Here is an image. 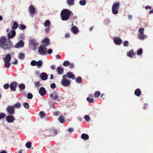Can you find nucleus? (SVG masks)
I'll return each mask as SVG.
<instances>
[{
    "mask_svg": "<svg viewBox=\"0 0 153 153\" xmlns=\"http://www.w3.org/2000/svg\"><path fill=\"white\" fill-rule=\"evenodd\" d=\"M0 46L4 50L9 49L12 47L10 42L8 43L7 42L6 37L4 36L0 38Z\"/></svg>",
    "mask_w": 153,
    "mask_h": 153,
    "instance_id": "obj_1",
    "label": "nucleus"
},
{
    "mask_svg": "<svg viewBox=\"0 0 153 153\" xmlns=\"http://www.w3.org/2000/svg\"><path fill=\"white\" fill-rule=\"evenodd\" d=\"M42 43L44 45H41L38 48L39 52L41 54H44L46 53L47 49L46 47L48 45V38H46L42 41Z\"/></svg>",
    "mask_w": 153,
    "mask_h": 153,
    "instance_id": "obj_2",
    "label": "nucleus"
},
{
    "mask_svg": "<svg viewBox=\"0 0 153 153\" xmlns=\"http://www.w3.org/2000/svg\"><path fill=\"white\" fill-rule=\"evenodd\" d=\"M71 13L73 14L72 12L68 9H63L61 12L60 17L63 21H66L69 19Z\"/></svg>",
    "mask_w": 153,
    "mask_h": 153,
    "instance_id": "obj_3",
    "label": "nucleus"
},
{
    "mask_svg": "<svg viewBox=\"0 0 153 153\" xmlns=\"http://www.w3.org/2000/svg\"><path fill=\"white\" fill-rule=\"evenodd\" d=\"M120 6V2H116L113 4L112 8V11L113 14H116L118 13Z\"/></svg>",
    "mask_w": 153,
    "mask_h": 153,
    "instance_id": "obj_4",
    "label": "nucleus"
},
{
    "mask_svg": "<svg viewBox=\"0 0 153 153\" xmlns=\"http://www.w3.org/2000/svg\"><path fill=\"white\" fill-rule=\"evenodd\" d=\"M7 111L9 114L13 115L15 113V109L13 105H10L7 107Z\"/></svg>",
    "mask_w": 153,
    "mask_h": 153,
    "instance_id": "obj_5",
    "label": "nucleus"
},
{
    "mask_svg": "<svg viewBox=\"0 0 153 153\" xmlns=\"http://www.w3.org/2000/svg\"><path fill=\"white\" fill-rule=\"evenodd\" d=\"M6 121L9 123L13 122L15 120L14 117L12 115H7L6 117Z\"/></svg>",
    "mask_w": 153,
    "mask_h": 153,
    "instance_id": "obj_6",
    "label": "nucleus"
},
{
    "mask_svg": "<svg viewBox=\"0 0 153 153\" xmlns=\"http://www.w3.org/2000/svg\"><path fill=\"white\" fill-rule=\"evenodd\" d=\"M16 32L14 30H12L8 34V39H11L13 38L15 36Z\"/></svg>",
    "mask_w": 153,
    "mask_h": 153,
    "instance_id": "obj_7",
    "label": "nucleus"
},
{
    "mask_svg": "<svg viewBox=\"0 0 153 153\" xmlns=\"http://www.w3.org/2000/svg\"><path fill=\"white\" fill-rule=\"evenodd\" d=\"M17 85V83L15 82H12L10 85V88L11 90L13 91H16Z\"/></svg>",
    "mask_w": 153,
    "mask_h": 153,
    "instance_id": "obj_8",
    "label": "nucleus"
},
{
    "mask_svg": "<svg viewBox=\"0 0 153 153\" xmlns=\"http://www.w3.org/2000/svg\"><path fill=\"white\" fill-rule=\"evenodd\" d=\"M61 84L65 86H69L70 83L67 79H62L61 81Z\"/></svg>",
    "mask_w": 153,
    "mask_h": 153,
    "instance_id": "obj_9",
    "label": "nucleus"
},
{
    "mask_svg": "<svg viewBox=\"0 0 153 153\" xmlns=\"http://www.w3.org/2000/svg\"><path fill=\"white\" fill-rule=\"evenodd\" d=\"M24 46V42L22 40H21L16 44L15 47L16 48H20L23 47Z\"/></svg>",
    "mask_w": 153,
    "mask_h": 153,
    "instance_id": "obj_10",
    "label": "nucleus"
},
{
    "mask_svg": "<svg viewBox=\"0 0 153 153\" xmlns=\"http://www.w3.org/2000/svg\"><path fill=\"white\" fill-rule=\"evenodd\" d=\"M114 42L117 45H120L121 44L122 40L119 37H116L114 39Z\"/></svg>",
    "mask_w": 153,
    "mask_h": 153,
    "instance_id": "obj_11",
    "label": "nucleus"
},
{
    "mask_svg": "<svg viewBox=\"0 0 153 153\" xmlns=\"http://www.w3.org/2000/svg\"><path fill=\"white\" fill-rule=\"evenodd\" d=\"M39 92L41 96H44L46 94V91L44 88L42 87L39 89Z\"/></svg>",
    "mask_w": 153,
    "mask_h": 153,
    "instance_id": "obj_12",
    "label": "nucleus"
},
{
    "mask_svg": "<svg viewBox=\"0 0 153 153\" xmlns=\"http://www.w3.org/2000/svg\"><path fill=\"white\" fill-rule=\"evenodd\" d=\"M50 97L51 99L53 100H55L58 98V93L55 91L52 94H51L50 95Z\"/></svg>",
    "mask_w": 153,
    "mask_h": 153,
    "instance_id": "obj_13",
    "label": "nucleus"
},
{
    "mask_svg": "<svg viewBox=\"0 0 153 153\" xmlns=\"http://www.w3.org/2000/svg\"><path fill=\"white\" fill-rule=\"evenodd\" d=\"M29 11L30 13L32 14H34L36 11V10L34 7L32 5H30L29 7Z\"/></svg>",
    "mask_w": 153,
    "mask_h": 153,
    "instance_id": "obj_14",
    "label": "nucleus"
},
{
    "mask_svg": "<svg viewBox=\"0 0 153 153\" xmlns=\"http://www.w3.org/2000/svg\"><path fill=\"white\" fill-rule=\"evenodd\" d=\"M67 74H68V77L69 78H71L72 79H75V75L73 74L72 72H68Z\"/></svg>",
    "mask_w": 153,
    "mask_h": 153,
    "instance_id": "obj_15",
    "label": "nucleus"
},
{
    "mask_svg": "<svg viewBox=\"0 0 153 153\" xmlns=\"http://www.w3.org/2000/svg\"><path fill=\"white\" fill-rule=\"evenodd\" d=\"M57 71L58 73L59 74H63L64 72V68L62 67L58 66L57 68Z\"/></svg>",
    "mask_w": 153,
    "mask_h": 153,
    "instance_id": "obj_16",
    "label": "nucleus"
},
{
    "mask_svg": "<svg viewBox=\"0 0 153 153\" xmlns=\"http://www.w3.org/2000/svg\"><path fill=\"white\" fill-rule=\"evenodd\" d=\"M71 30L73 33L75 34H76L78 32V29L76 26H73L71 29Z\"/></svg>",
    "mask_w": 153,
    "mask_h": 153,
    "instance_id": "obj_17",
    "label": "nucleus"
},
{
    "mask_svg": "<svg viewBox=\"0 0 153 153\" xmlns=\"http://www.w3.org/2000/svg\"><path fill=\"white\" fill-rule=\"evenodd\" d=\"M11 59V55L10 54H7L4 58V61L10 62Z\"/></svg>",
    "mask_w": 153,
    "mask_h": 153,
    "instance_id": "obj_18",
    "label": "nucleus"
},
{
    "mask_svg": "<svg viewBox=\"0 0 153 153\" xmlns=\"http://www.w3.org/2000/svg\"><path fill=\"white\" fill-rule=\"evenodd\" d=\"M141 94V92L140 88H137L134 91V94L136 96H140Z\"/></svg>",
    "mask_w": 153,
    "mask_h": 153,
    "instance_id": "obj_19",
    "label": "nucleus"
},
{
    "mask_svg": "<svg viewBox=\"0 0 153 153\" xmlns=\"http://www.w3.org/2000/svg\"><path fill=\"white\" fill-rule=\"evenodd\" d=\"M135 53H134L133 50H131L127 53V55L128 56L131 57L132 56L135 55Z\"/></svg>",
    "mask_w": 153,
    "mask_h": 153,
    "instance_id": "obj_20",
    "label": "nucleus"
},
{
    "mask_svg": "<svg viewBox=\"0 0 153 153\" xmlns=\"http://www.w3.org/2000/svg\"><path fill=\"white\" fill-rule=\"evenodd\" d=\"M40 76L42 80H45L47 79L48 76L46 74L43 73L40 75Z\"/></svg>",
    "mask_w": 153,
    "mask_h": 153,
    "instance_id": "obj_21",
    "label": "nucleus"
},
{
    "mask_svg": "<svg viewBox=\"0 0 153 153\" xmlns=\"http://www.w3.org/2000/svg\"><path fill=\"white\" fill-rule=\"evenodd\" d=\"M147 36L144 34V33L142 34H138V38L140 40H144L146 38Z\"/></svg>",
    "mask_w": 153,
    "mask_h": 153,
    "instance_id": "obj_22",
    "label": "nucleus"
},
{
    "mask_svg": "<svg viewBox=\"0 0 153 153\" xmlns=\"http://www.w3.org/2000/svg\"><path fill=\"white\" fill-rule=\"evenodd\" d=\"M81 137L83 139L87 140L88 139L89 136L87 134H82L81 135Z\"/></svg>",
    "mask_w": 153,
    "mask_h": 153,
    "instance_id": "obj_23",
    "label": "nucleus"
},
{
    "mask_svg": "<svg viewBox=\"0 0 153 153\" xmlns=\"http://www.w3.org/2000/svg\"><path fill=\"white\" fill-rule=\"evenodd\" d=\"M13 106L14 108H17L19 109L21 107V105L20 102H17Z\"/></svg>",
    "mask_w": 153,
    "mask_h": 153,
    "instance_id": "obj_24",
    "label": "nucleus"
},
{
    "mask_svg": "<svg viewBox=\"0 0 153 153\" xmlns=\"http://www.w3.org/2000/svg\"><path fill=\"white\" fill-rule=\"evenodd\" d=\"M39 115L40 118H44L46 116L45 114L43 111H41L39 112Z\"/></svg>",
    "mask_w": 153,
    "mask_h": 153,
    "instance_id": "obj_25",
    "label": "nucleus"
},
{
    "mask_svg": "<svg viewBox=\"0 0 153 153\" xmlns=\"http://www.w3.org/2000/svg\"><path fill=\"white\" fill-rule=\"evenodd\" d=\"M58 120L61 123H63L65 121V118L63 116L60 115L58 118Z\"/></svg>",
    "mask_w": 153,
    "mask_h": 153,
    "instance_id": "obj_26",
    "label": "nucleus"
},
{
    "mask_svg": "<svg viewBox=\"0 0 153 153\" xmlns=\"http://www.w3.org/2000/svg\"><path fill=\"white\" fill-rule=\"evenodd\" d=\"M18 58L20 59H24L25 58V54L22 53H20L19 55Z\"/></svg>",
    "mask_w": 153,
    "mask_h": 153,
    "instance_id": "obj_27",
    "label": "nucleus"
},
{
    "mask_svg": "<svg viewBox=\"0 0 153 153\" xmlns=\"http://www.w3.org/2000/svg\"><path fill=\"white\" fill-rule=\"evenodd\" d=\"M37 66L39 68H40L42 65V60H39L37 62Z\"/></svg>",
    "mask_w": 153,
    "mask_h": 153,
    "instance_id": "obj_28",
    "label": "nucleus"
},
{
    "mask_svg": "<svg viewBox=\"0 0 153 153\" xmlns=\"http://www.w3.org/2000/svg\"><path fill=\"white\" fill-rule=\"evenodd\" d=\"M4 61V65L5 67L7 68H9L11 64L10 62L6 61Z\"/></svg>",
    "mask_w": 153,
    "mask_h": 153,
    "instance_id": "obj_29",
    "label": "nucleus"
},
{
    "mask_svg": "<svg viewBox=\"0 0 153 153\" xmlns=\"http://www.w3.org/2000/svg\"><path fill=\"white\" fill-rule=\"evenodd\" d=\"M18 26V24L16 22H14L13 23V25L12 28L13 30H16Z\"/></svg>",
    "mask_w": 153,
    "mask_h": 153,
    "instance_id": "obj_30",
    "label": "nucleus"
},
{
    "mask_svg": "<svg viewBox=\"0 0 153 153\" xmlns=\"http://www.w3.org/2000/svg\"><path fill=\"white\" fill-rule=\"evenodd\" d=\"M67 4L69 5H72L74 3V0H67Z\"/></svg>",
    "mask_w": 153,
    "mask_h": 153,
    "instance_id": "obj_31",
    "label": "nucleus"
},
{
    "mask_svg": "<svg viewBox=\"0 0 153 153\" xmlns=\"http://www.w3.org/2000/svg\"><path fill=\"white\" fill-rule=\"evenodd\" d=\"M144 29L143 27H140L138 30V32L139 33V34H143L144 33Z\"/></svg>",
    "mask_w": 153,
    "mask_h": 153,
    "instance_id": "obj_32",
    "label": "nucleus"
},
{
    "mask_svg": "<svg viewBox=\"0 0 153 153\" xmlns=\"http://www.w3.org/2000/svg\"><path fill=\"white\" fill-rule=\"evenodd\" d=\"M75 81L77 83H80L82 82V79L80 76H78L75 79Z\"/></svg>",
    "mask_w": 153,
    "mask_h": 153,
    "instance_id": "obj_33",
    "label": "nucleus"
},
{
    "mask_svg": "<svg viewBox=\"0 0 153 153\" xmlns=\"http://www.w3.org/2000/svg\"><path fill=\"white\" fill-rule=\"evenodd\" d=\"M23 105L27 109H29V105L28 103L25 102L23 104Z\"/></svg>",
    "mask_w": 153,
    "mask_h": 153,
    "instance_id": "obj_34",
    "label": "nucleus"
},
{
    "mask_svg": "<svg viewBox=\"0 0 153 153\" xmlns=\"http://www.w3.org/2000/svg\"><path fill=\"white\" fill-rule=\"evenodd\" d=\"M100 94V91H96L94 94V96L95 98H98L99 97Z\"/></svg>",
    "mask_w": 153,
    "mask_h": 153,
    "instance_id": "obj_35",
    "label": "nucleus"
},
{
    "mask_svg": "<svg viewBox=\"0 0 153 153\" xmlns=\"http://www.w3.org/2000/svg\"><path fill=\"white\" fill-rule=\"evenodd\" d=\"M31 143L30 142H27L25 146L27 148H30L31 146Z\"/></svg>",
    "mask_w": 153,
    "mask_h": 153,
    "instance_id": "obj_36",
    "label": "nucleus"
},
{
    "mask_svg": "<svg viewBox=\"0 0 153 153\" xmlns=\"http://www.w3.org/2000/svg\"><path fill=\"white\" fill-rule=\"evenodd\" d=\"M91 98L89 97H87V98L86 100L88 102L92 103L94 102V100L93 99L92 96H91Z\"/></svg>",
    "mask_w": 153,
    "mask_h": 153,
    "instance_id": "obj_37",
    "label": "nucleus"
},
{
    "mask_svg": "<svg viewBox=\"0 0 153 153\" xmlns=\"http://www.w3.org/2000/svg\"><path fill=\"white\" fill-rule=\"evenodd\" d=\"M19 86L20 89L21 90H23L25 88V86L24 84L22 83L20 84Z\"/></svg>",
    "mask_w": 153,
    "mask_h": 153,
    "instance_id": "obj_38",
    "label": "nucleus"
},
{
    "mask_svg": "<svg viewBox=\"0 0 153 153\" xmlns=\"http://www.w3.org/2000/svg\"><path fill=\"white\" fill-rule=\"evenodd\" d=\"M86 2L85 0H81L79 3L81 5H84L85 4Z\"/></svg>",
    "mask_w": 153,
    "mask_h": 153,
    "instance_id": "obj_39",
    "label": "nucleus"
},
{
    "mask_svg": "<svg viewBox=\"0 0 153 153\" xmlns=\"http://www.w3.org/2000/svg\"><path fill=\"white\" fill-rule=\"evenodd\" d=\"M6 114L4 113H1L0 114V120L6 117Z\"/></svg>",
    "mask_w": 153,
    "mask_h": 153,
    "instance_id": "obj_40",
    "label": "nucleus"
},
{
    "mask_svg": "<svg viewBox=\"0 0 153 153\" xmlns=\"http://www.w3.org/2000/svg\"><path fill=\"white\" fill-rule=\"evenodd\" d=\"M26 28V26L25 25L23 24L20 25L19 27V29L21 30H24Z\"/></svg>",
    "mask_w": 153,
    "mask_h": 153,
    "instance_id": "obj_41",
    "label": "nucleus"
},
{
    "mask_svg": "<svg viewBox=\"0 0 153 153\" xmlns=\"http://www.w3.org/2000/svg\"><path fill=\"white\" fill-rule=\"evenodd\" d=\"M30 44L31 45H33L34 44L37 43L36 40L35 39H32L30 40Z\"/></svg>",
    "mask_w": 153,
    "mask_h": 153,
    "instance_id": "obj_42",
    "label": "nucleus"
},
{
    "mask_svg": "<svg viewBox=\"0 0 153 153\" xmlns=\"http://www.w3.org/2000/svg\"><path fill=\"white\" fill-rule=\"evenodd\" d=\"M63 65L65 66H67L69 65L70 62L68 61H65L63 63Z\"/></svg>",
    "mask_w": 153,
    "mask_h": 153,
    "instance_id": "obj_43",
    "label": "nucleus"
},
{
    "mask_svg": "<svg viewBox=\"0 0 153 153\" xmlns=\"http://www.w3.org/2000/svg\"><path fill=\"white\" fill-rule=\"evenodd\" d=\"M37 62L35 60H33L31 62V65L32 66H36L37 65Z\"/></svg>",
    "mask_w": 153,
    "mask_h": 153,
    "instance_id": "obj_44",
    "label": "nucleus"
},
{
    "mask_svg": "<svg viewBox=\"0 0 153 153\" xmlns=\"http://www.w3.org/2000/svg\"><path fill=\"white\" fill-rule=\"evenodd\" d=\"M143 51V50L142 48H140L139 50H138L137 51V54L139 55H140L142 54Z\"/></svg>",
    "mask_w": 153,
    "mask_h": 153,
    "instance_id": "obj_45",
    "label": "nucleus"
},
{
    "mask_svg": "<svg viewBox=\"0 0 153 153\" xmlns=\"http://www.w3.org/2000/svg\"><path fill=\"white\" fill-rule=\"evenodd\" d=\"M33 97V95L31 93H29L27 95V98L29 99H31Z\"/></svg>",
    "mask_w": 153,
    "mask_h": 153,
    "instance_id": "obj_46",
    "label": "nucleus"
},
{
    "mask_svg": "<svg viewBox=\"0 0 153 153\" xmlns=\"http://www.w3.org/2000/svg\"><path fill=\"white\" fill-rule=\"evenodd\" d=\"M84 118L87 121H89L90 120V117L88 115H85L84 116Z\"/></svg>",
    "mask_w": 153,
    "mask_h": 153,
    "instance_id": "obj_47",
    "label": "nucleus"
},
{
    "mask_svg": "<svg viewBox=\"0 0 153 153\" xmlns=\"http://www.w3.org/2000/svg\"><path fill=\"white\" fill-rule=\"evenodd\" d=\"M123 44L124 46H128V42L127 40H125L123 42Z\"/></svg>",
    "mask_w": 153,
    "mask_h": 153,
    "instance_id": "obj_48",
    "label": "nucleus"
},
{
    "mask_svg": "<svg viewBox=\"0 0 153 153\" xmlns=\"http://www.w3.org/2000/svg\"><path fill=\"white\" fill-rule=\"evenodd\" d=\"M50 87L51 88L54 89L55 88H56V84H55L54 83H52L51 84Z\"/></svg>",
    "mask_w": 153,
    "mask_h": 153,
    "instance_id": "obj_49",
    "label": "nucleus"
},
{
    "mask_svg": "<svg viewBox=\"0 0 153 153\" xmlns=\"http://www.w3.org/2000/svg\"><path fill=\"white\" fill-rule=\"evenodd\" d=\"M9 87V85L8 83L5 84L4 85V88L5 89H7Z\"/></svg>",
    "mask_w": 153,
    "mask_h": 153,
    "instance_id": "obj_50",
    "label": "nucleus"
},
{
    "mask_svg": "<svg viewBox=\"0 0 153 153\" xmlns=\"http://www.w3.org/2000/svg\"><path fill=\"white\" fill-rule=\"evenodd\" d=\"M50 132H51V133L52 132L54 133L55 134H57V130L53 129L50 130Z\"/></svg>",
    "mask_w": 153,
    "mask_h": 153,
    "instance_id": "obj_51",
    "label": "nucleus"
},
{
    "mask_svg": "<svg viewBox=\"0 0 153 153\" xmlns=\"http://www.w3.org/2000/svg\"><path fill=\"white\" fill-rule=\"evenodd\" d=\"M35 86L36 87H38L40 86V83L39 82H36L35 83Z\"/></svg>",
    "mask_w": 153,
    "mask_h": 153,
    "instance_id": "obj_52",
    "label": "nucleus"
},
{
    "mask_svg": "<svg viewBox=\"0 0 153 153\" xmlns=\"http://www.w3.org/2000/svg\"><path fill=\"white\" fill-rule=\"evenodd\" d=\"M38 44L37 42L35 44H34V45H33V46L34 47V49H36L38 47Z\"/></svg>",
    "mask_w": 153,
    "mask_h": 153,
    "instance_id": "obj_53",
    "label": "nucleus"
},
{
    "mask_svg": "<svg viewBox=\"0 0 153 153\" xmlns=\"http://www.w3.org/2000/svg\"><path fill=\"white\" fill-rule=\"evenodd\" d=\"M60 112L59 111H57L54 112V114L55 116H58Z\"/></svg>",
    "mask_w": 153,
    "mask_h": 153,
    "instance_id": "obj_54",
    "label": "nucleus"
},
{
    "mask_svg": "<svg viewBox=\"0 0 153 153\" xmlns=\"http://www.w3.org/2000/svg\"><path fill=\"white\" fill-rule=\"evenodd\" d=\"M74 66V65L73 63H71L69 65V68H73Z\"/></svg>",
    "mask_w": 153,
    "mask_h": 153,
    "instance_id": "obj_55",
    "label": "nucleus"
},
{
    "mask_svg": "<svg viewBox=\"0 0 153 153\" xmlns=\"http://www.w3.org/2000/svg\"><path fill=\"white\" fill-rule=\"evenodd\" d=\"M74 129L73 128H68V131L69 133H71V132H73Z\"/></svg>",
    "mask_w": 153,
    "mask_h": 153,
    "instance_id": "obj_56",
    "label": "nucleus"
},
{
    "mask_svg": "<svg viewBox=\"0 0 153 153\" xmlns=\"http://www.w3.org/2000/svg\"><path fill=\"white\" fill-rule=\"evenodd\" d=\"M12 63L13 64H17L18 63V61L17 59L15 60V62H13Z\"/></svg>",
    "mask_w": 153,
    "mask_h": 153,
    "instance_id": "obj_57",
    "label": "nucleus"
},
{
    "mask_svg": "<svg viewBox=\"0 0 153 153\" xmlns=\"http://www.w3.org/2000/svg\"><path fill=\"white\" fill-rule=\"evenodd\" d=\"M70 34L68 33H66L65 34V37L68 38V37H69L70 36Z\"/></svg>",
    "mask_w": 153,
    "mask_h": 153,
    "instance_id": "obj_58",
    "label": "nucleus"
},
{
    "mask_svg": "<svg viewBox=\"0 0 153 153\" xmlns=\"http://www.w3.org/2000/svg\"><path fill=\"white\" fill-rule=\"evenodd\" d=\"M101 98L103 100L105 99V95L104 94H102L101 95Z\"/></svg>",
    "mask_w": 153,
    "mask_h": 153,
    "instance_id": "obj_59",
    "label": "nucleus"
},
{
    "mask_svg": "<svg viewBox=\"0 0 153 153\" xmlns=\"http://www.w3.org/2000/svg\"><path fill=\"white\" fill-rule=\"evenodd\" d=\"M44 25L45 26H48V20H46L44 23Z\"/></svg>",
    "mask_w": 153,
    "mask_h": 153,
    "instance_id": "obj_60",
    "label": "nucleus"
},
{
    "mask_svg": "<svg viewBox=\"0 0 153 153\" xmlns=\"http://www.w3.org/2000/svg\"><path fill=\"white\" fill-rule=\"evenodd\" d=\"M67 77H68V74L63 75L62 76L63 79H66V78H67Z\"/></svg>",
    "mask_w": 153,
    "mask_h": 153,
    "instance_id": "obj_61",
    "label": "nucleus"
},
{
    "mask_svg": "<svg viewBox=\"0 0 153 153\" xmlns=\"http://www.w3.org/2000/svg\"><path fill=\"white\" fill-rule=\"evenodd\" d=\"M52 52V50L51 49H48V54H51Z\"/></svg>",
    "mask_w": 153,
    "mask_h": 153,
    "instance_id": "obj_62",
    "label": "nucleus"
},
{
    "mask_svg": "<svg viewBox=\"0 0 153 153\" xmlns=\"http://www.w3.org/2000/svg\"><path fill=\"white\" fill-rule=\"evenodd\" d=\"M146 9H151V7L149 6V5H147L145 7Z\"/></svg>",
    "mask_w": 153,
    "mask_h": 153,
    "instance_id": "obj_63",
    "label": "nucleus"
},
{
    "mask_svg": "<svg viewBox=\"0 0 153 153\" xmlns=\"http://www.w3.org/2000/svg\"><path fill=\"white\" fill-rule=\"evenodd\" d=\"M56 58L57 59H60V58H61V56L60 55H56Z\"/></svg>",
    "mask_w": 153,
    "mask_h": 153,
    "instance_id": "obj_64",
    "label": "nucleus"
}]
</instances>
